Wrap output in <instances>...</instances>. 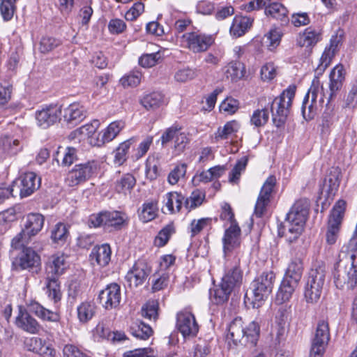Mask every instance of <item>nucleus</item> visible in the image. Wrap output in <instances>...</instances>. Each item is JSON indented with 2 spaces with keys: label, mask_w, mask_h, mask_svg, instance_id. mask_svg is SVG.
Segmentation results:
<instances>
[{
  "label": "nucleus",
  "mask_w": 357,
  "mask_h": 357,
  "mask_svg": "<svg viewBox=\"0 0 357 357\" xmlns=\"http://www.w3.org/2000/svg\"><path fill=\"white\" fill-rule=\"evenodd\" d=\"M260 328L255 321H252L248 326H244V322L241 317L234 318L228 326L226 336L229 344L232 342L238 346H255L259 336Z\"/></svg>",
  "instance_id": "obj_1"
},
{
  "label": "nucleus",
  "mask_w": 357,
  "mask_h": 357,
  "mask_svg": "<svg viewBox=\"0 0 357 357\" xmlns=\"http://www.w3.org/2000/svg\"><path fill=\"white\" fill-rule=\"evenodd\" d=\"M310 203L306 199L296 201L287 215L284 227L289 242L297 239L301 234L309 213Z\"/></svg>",
  "instance_id": "obj_2"
},
{
  "label": "nucleus",
  "mask_w": 357,
  "mask_h": 357,
  "mask_svg": "<svg viewBox=\"0 0 357 357\" xmlns=\"http://www.w3.org/2000/svg\"><path fill=\"white\" fill-rule=\"evenodd\" d=\"M296 89L295 86H289L272 102L271 110L273 122L278 128L282 126L286 121L291 107L292 100L295 96Z\"/></svg>",
  "instance_id": "obj_3"
},
{
  "label": "nucleus",
  "mask_w": 357,
  "mask_h": 357,
  "mask_svg": "<svg viewBox=\"0 0 357 357\" xmlns=\"http://www.w3.org/2000/svg\"><path fill=\"white\" fill-rule=\"evenodd\" d=\"M326 270L323 266L312 268L309 273L304 296L308 303H317L320 299L325 281Z\"/></svg>",
  "instance_id": "obj_4"
},
{
  "label": "nucleus",
  "mask_w": 357,
  "mask_h": 357,
  "mask_svg": "<svg viewBox=\"0 0 357 357\" xmlns=\"http://www.w3.org/2000/svg\"><path fill=\"white\" fill-rule=\"evenodd\" d=\"M345 209L346 202L342 199L338 200L332 208L326 233V241L328 245L335 244L338 238Z\"/></svg>",
  "instance_id": "obj_5"
},
{
  "label": "nucleus",
  "mask_w": 357,
  "mask_h": 357,
  "mask_svg": "<svg viewBox=\"0 0 357 357\" xmlns=\"http://www.w3.org/2000/svg\"><path fill=\"white\" fill-rule=\"evenodd\" d=\"M125 222L123 214L119 211H102L92 214L89 219L90 227H103L109 231L120 229Z\"/></svg>",
  "instance_id": "obj_6"
},
{
  "label": "nucleus",
  "mask_w": 357,
  "mask_h": 357,
  "mask_svg": "<svg viewBox=\"0 0 357 357\" xmlns=\"http://www.w3.org/2000/svg\"><path fill=\"white\" fill-rule=\"evenodd\" d=\"M275 279V274L270 271L263 273L252 282L253 307H259L261 303L268 297L272 291Z\"/></svg>",
  "instance_id": "obj_7"
},
{
  "label": "nucleus",
  "mask_w": 357,
  "mask_h": 357,
  "mask_svg": "<svg viewBox=\"0 0 357 357\" xmlns=\"http://www.w3.org/2000/svg\"><path fill=\"white\" fill-rule=\"evenodd\" d=\"M333 280L338 289H354L357 284V267L350 263L343 265L340 261L333 273Z\"/></svg>",
  "instance_id": "obj_8"
},
{
  "label": "nucleus",
  "mask_w": 357,
  "mask_h": 357,
  "mask_svg": "<svg viewBox=\"0 0 357 357\" xmlns=\"http://www.w3.org/2000/svg\"><path fill=\"white\" fill-rule=\"evenodd\" d=\"M330 340V329L326 320L317 323L314 336L312 340L309 357H322Z\"/></svg>",
  "instance_id": "obj_9"
},
{
  "label": "nucleus",
  "mask_w": 357,
  "mask_h": 357,
  "mask_svg": "<svg viewBox=\"0 0 357 357\" xmlns=\"http://www.w3.org/2000/svg\"><path fill=\"white\" fill-rule=\"evenodd\" d=\"M212 35H207L199 32H188L183 35L182 44L193 53L206 52L214 43Z\"/></svg>",
  "instance_id": "obj_10"
},
{
  "label": "nucleus",
  "mask_w": 357,
  "mask_h": 357,
  "mask_svg": "<svg viewBox=\"0 0 357 357\" xmlns=\"http://www.w3.org/2000/svg\"><path fill=\"white\" fill-rule=\"evenodd\" d=\"M61 106L50 104L43 106L35 113L37 125L44 129L48 128L61 120Z\"/></svg>",
  "instance_id": "obj_11"
},
{
  "label": "nucleus",
  "mask_w": 357,
  "mask_h": 357,
  "mask_svg": "<svg viewBox=\"0 0 357 357\" xmlns=\"http://www.w3.org/2000/svg\"><path fill=\"white\" fill-rule=\"evenodd\" d=\"M40 186V178L34 172H27L20 176L13 182V191L19 192L20 196L26 197L33 193Z\"/></svg>",
  "instance_id": "obj_12"
},
{
  "label": "nucleus",
  "mask_w": 357,
  "mask_h": 357,
  "mask_svg": "<svg viewBox=\"0 0 357 357\" xmlns=\"http://www.w3.org/2000/svg\"><path fill=\"white\" fill-rule=\"evenodd\" d=\"M342 35L335 34L332 36L330 43L327 45L319 59V63L315 69V74L317 76L321 75L325 70L329 66L335 54L339 51L340 46L342 44Z\"/></svg>",
  "instance_id": "obj_13"
},
{
  "label": "nucleus",
  "mask_w": 357,
  "mask_h": 357,
  "mask_svg": "<svg viewBox=\"0 0 357 357\" xmlns=\"http://www.w3.org/2000/svg\"><path fill=\"white\" fill-rule=\"evenodd\" d=\"M160 139L162 146L174 140V149L176 154L183 152L190 142L188 135L181 132V128L178 126H172L167 128L162 133Z\"/></svg>",
  "instance_id": "obj_14"
},
{
  "label": "nucleus",
  "mask_w": 357,
  "mask_h": 357,
  "mask_svg": "<svg viewBox=\"0 0 357 357\" xmlns=\"http://www.w3.org/2000/svg\"><path fill=\"white\" fill-rule=\"evenodd\" d=\"M176 327L183 337H195L199 331V325L195 315L188 310L177 313Z\"/></svg>",
  "instance_id": "obj_15"
},
{
  "label": "nucleus",
  "mask_w": 357,
  "mask_h": 357,
  "mask_svg": "<svg viewBox=\"0 0 357 357\" xmlns=\"http://www.w3.org/2000/svg\"><path fill=\"white\" fill-rule=\"evenodd\" d=\"M151 267L144 259L137 260L130 270L126 278L130 287H137L142 285L151 273Z\"/></svg>",
  "instance_id": "obj_16"
},
{
  "label": "nucleus",
  "mask_w": 357,
  "mask_h": 357,
  "mask_svg": "<svg viewBox=\"0 0 357 357\" xmlns=\"http://www.w3.org/2000/svg\"><path fill=\"white\" fill-rule=\"evenodd\" d=\"M98 298L100 304L105 310L117 307L121 299L120 286L116 283L107 285L100 292Z\"/></svg>",
  "instance_id": "obj_17"
},
{
  "label": "nucleus",
  "mask_w": 357,
  "mask_h": 357,
  "mask_svg": "<svg viewBox=\"0 0 357 357\" xmlns=\"http://www.w3.org/2000/svg\"><path fill=\"white\" fill-rule=\"evenodd\" d=\"M319 86L320 82L319 77L316 76L312 80V85L303 99L301 107L303 116L306 121L314 118L315 113L314 109V103L316 102L318 93L319 91Z\"/></svg>",
  "instance_id": "obj_18"
},
{
  "label": "nucleus",
  "mask_w": 357,
  "mask_h": 357,
  "mask_svg": "<svg viewBox=\"0 0 357 357\" xmlns=\"http://www.w3.org/2000/svg\"><path fill=\"white\" fill-rule=\"evenodd\" d=\"M93 174V167L90 162L79 164L68 172L66 183L70 187L76 186L89 179Z\"/></svg>",
  "instance_id": "obj_19"
},
{
  "label": "nucleus",
  "mask_w": 357,
  "mask_h": 357,
  "mask_svg": "<svg viewBox=\"0 0 357 357\" xmlns=\"http://www.w3.org/2000/svg\"><path fill=\"white\" fill-rule=\"evenodd\" d=\"M222 243L223 251L226 257L240 246L241 229L236 222H232L225 230Z\"/></svg>",
  "instance_id": "obj_20"
},
{
  "label": "nucleus",
  "mask_w": 357,
  "mask_h": 357,
  "mask_svg": "<svg viewBox=\"0 0 357 357\" xmlns=\"http://www.w3.org/2000/svg\"><path fill=\"white\" fill-rule=\"evenodd\" d=\"M40 264V257L30 248L22 250L20 256L13 261L16 270L29 269L36 267Z\"/></svg>",
  "instance_id": "obj_21"
},
{
  "label": "nucleus",
  "mask_w": 357,
  "mask_h": 357,
  "mask_svg": "<svg viewBox=\"0 0 357 357\" xmlns=\"http://www.w3.org/2000/svg\"><path fill=\"white\" fill-rule=\"evenodd\" d=\"M125 127V123L123 121H115L112 122L106 129L100 132L95 142L91 141V144L97 146H101L107 142L113 140L121 130Z\"/></svg>",
  "instance_id": "obj_22"
},
{
  "label": "nucleus",
  "mask_w": 357,
  "mask_h": 357,
  "mask_svg": "<svg viewBox=\"0 0 357 357\" xmlns=\"http://www.w3.org/2000/svg\"><path fill=\"white\" fill-rule=\"evenodd\" d=\"M15 324L20 328L31 334L38 333L40 329V326L37 320L32 317L22 307L19 308V313L16 317Z\"/></svg>",
  "instance_id": "obj_23"
},
{
  "label": "nucleus",
  "mask_w": 357,
  "mask_h": 357,
  "mask_svg": "<svg viewBox=\"0 0 357 357\" xmlns=\"http://www.w3.org/2000/svg\"><path fill=\"white\" fill-rule=\"evenodd\" d=\"M63 116L67 124L75 126L85 118V110L79 103L73 102L63 109Z\"/></svg>",
  "instance_id": "obj_24"
},
{
  "label": "nucleus",
  "mask_w": 357,
  "mask_h": 357,
  "mask_svg": "<svg viewBox=\"0 0 357 357\" xmlns=\"http://www.w3.org/2000/svg\"><path fill=\"white\" fill-rule=\"evenodd\" d=\"M303 272V259L301 255H296L291 259L284 278L293 282V284H298L301 279Z\"/></svg>",
  "instance_id": "obj_25"
},
{
  "label": "nucleus",
  "mask_w": 357,
  "mask_h": 357,
  "mask_svg": "<svg viewBox=\"0 0 357 357\" xmlns=\"http://www.w3.org/2000/svg\"><path fill=\"white\" fill-rule=\"evenodd\" d=\"M44 217L39 213H29L25 218L22 230L31 237L36 235L43 228Z\"/></svg>",
  "instance_id": "obj_26"
},
{
  "label": "nucleus",
  "mask_w": 357,
  "mask_h": 357,
  "mask_svg": "<svg viewBox=\"0 0 357 357\" xmlns=\"http://www.w3.org/2000/svg\"><path fill=\"white\" fill-rule=\"evenodd\" d=\"M265 14L268 17L279 20L282 24H286L289 22L287 16V9L280 3L273 2L271 1L264 6Z\"/></svg>",
  "instance_id": "obj_27"
},
{
  "label": "nucleus",
  "mask_w": 357,
  "mask_h": 357,
  "mask_svg": "<svg viewBox=\"0 0 357 357\" xmlns=\"http://www.w3.org/2000/svg\"><path fill=\"white\" fill-rule=\"evenodd\" d=\"M27 306L30 312L44 321L56 322L59 321L60 319L59 315L56 312L45 308L35 301H30V303L27 304Z\"/></svg>",
  "instance_id": "obj_28"
},
{
  "label": "nucleus",
  "mask_w": 357,
  "mask_h": 357,
  "mask_svg": "<svg viewBox=\"0 0 357 357\" xmlns=\"http://www.w3.org/2000/svg\"><path fill=\"white\" fill-rule=\"evenodd\" d=\"M252 22L253 19L250 17L236 15L230 27V33L234 37H241L250 29Z\"/></svg>",
  "instance_id": "obj_29"
},
{
  "label": "nucleus",
  "mask_w": 357,
  "mask_h": 357,
  "mask_svg": "<svg viewBox=\"0 0 357 357\" xmlns=\"http://www.w3.org/2000/svg\"><path fill=\"white\" fill-rule=\"evenodd\" d=\"M67 268L64 255H55L49 258L47 264V271L52 276L57 277L62 275Z\"/></svg>",
  "instance_id": "obj_30"
},
{
  "label": "nucleus",
  "mask_w": 357,
  "mask_h": 357,
  "mask_svg": "<svg viewBox=\"0 0 357 357\" xmlns=\"http://www.w3.org/2000/svg\"><path fill=\"white\" fill-rule=\"evenodd\" d=\"M344 66L341 64L337 65L330 73V95L328 102L332 99L333 95L342 85L344 79Z\"/></svg>",
  "instance_id": "obj_31"
},
{
  "label": "nucleus",
  "mask_w": 357,
  "mask_h": 357,
  "mask_svg": "<svg viewBox=\"0 0 357 357\" xmlns=\"http://www.w3.org/2000/svg\"><path fill=\"white\" fill-rule=\"evenodd\" d=\"M243 280V273L238 266H235L229 270L222 278L223 282L227 287H231V289L235 291L239 288Z\"/></svg>",
  "instance_id": "obj_32"
},
{
  "label": "nucleus",
  "mask_w": 357,
  "mask_h": 357,
  "mask_svg": "<svg viewBox=\"0 0 357 357\" xmlns=\"http://www.w3.org/2000/svg\"><path fill=\"white\" fill-rule=\"evenodd\" d=\"M97 306L93 301H84L77 307V318L79 322L86 324L95 316Z\"/></svg>",
  "instance_id": "obj_33"
},
{
  "label": "nucleus",
  "mask_w": 357,
  "mask_h": 357,
  "mask_svg": "<svg viewBox=\"0 0 357 357\" xmlns=\"http://www.w3.org/2000/svg\"><path fill=\"white\" fill-rule=\"evenodd\" d=\"M341 172L339 168L333 167L324 181L323 188L329 195L335 194L337 190L340 180Z\"/></svg>",
  "instance_id": "obj_34"
},
{
  "label": "nucleus",
  "mask_w": 357,
  "mask_h": 357,
  "mask_svg": "<svg viewBox=\"0 0 357 357\" xmlns=\"http://www.w3.org/2000/svg\"><path fill=\"white\" fill-rule=\"evenodd\" d=\"M165 206L171 213L180 212L183 204L185 206V197L181 193L171 192L166 194Z\"/></svg>",
  "instance_id": "obj_35"
},
{
  "label": "nucleus",
  "mask_w": 357,
  "mask_h": 357,
  "mask_svg": "<svg viewBox=\"0 0 357 357\" xmlns=\"http://www.w3.org/2000/svg\"><path fill=\"white\" fill-rule=\"evenodd\" d=\"M297 285L298 284H293V282L283 278L276 294V302L279 304H282L288 301L291 297Z\"/></svg>",
  "instance_id": "obj_36"
},
{
  "label": "nucleus",
  "mask_w": 357,
  "mask_h": 357,
  "mask_svg": "<svg viewBox=\"0 0 357 357\" xmlns=\"http://www.w3.org/2000/svg\"><path fill=\"white\" fill-rule=\"evenodd\" d=\"M112 250L109 244H102L95 247L91 255L96 259V262L101 266H107L111 260Z\"/></svg>",
  "instance_id": "obj_37"
},
{
  "label": "nucleus",
  "mask_w": 357,
  "mask_h": 357,
  "mask_svg": "<svg viewBox=\"0 0 357 357\" xmlns=\"http://www.w3.org/2000/svg\"><path fill=\"white\" fill-rule=\"evenodd\" d=\"M320 40V33L315 30L307 28L297 38L298 45L301 47L314 46Z\"/></svg>",
  "instance_id": "obj_38"
},
{
  "label": "nucleus",
  "mask_w": 357,
  "mask_h": 357,
  "mask_svg": "<svg viewBox=\"0 0 357 357\" xmlns=\"http://www.w3.org/2000/svg\"><path fill=\"white\" fill-rule=\"evenodd\" d=\"M232 291L231 287H227L221 282L218 287L210 291V298L213 303L217 305L222 304L228 301Z\"/></svg>",
  "instance_id": "obj_39"
},
{
  "label": "nucleus",
  "mask_w": 357,
  "mask_h": 357,
  "mask_svg": "<svg viewBox=\"0 0 357 357\" xmlns=\"http://www.w3.org/2000/svg\"><path fill=\"white\" fill-rule=\"evenodd\" d=\"M163 95L158 92H153L144 96L140 102L147 110H155L159 108L163 103Z\"/></svg>",
  "instance_id": "obj_40"
},
{
  "label": "nucleus",
  "mask_w": 357,
  "mask_h": 357,
  "mask_svg": "<svg viewBox=\"0 0 357 357\" xmlns=\"http://www.w3.org/2000/svg\"><path fill=\"white\" fill-rule=\"evenodd\" d=\"M47 294L50 299L54 303H57L61 298L60 284L54 276H48L46 281Z\"/></svg>",
  "instance_id": "obj_41"
},
{
  "label": "nucleus",
  "mask_w": 357,
  "mask_h": 357,
  "mask_svg": "<svg viewBox=\"0 0 357 357\" xmlns=\"http://www.w3.org/2000/svg\"><path fill=\"white\" fill-rule=\"evenodd\" d=\"M136 139L132 137L121 143L114 151V162L117 165H121L127 159V153L130 146L135 142Z\"/></svg>",
  "instance_id": "obj_42"
},
{
  "label": "nucleus",
  "mask_w": 357,
  "mask_h": 357,
  "mask_svg": "<svg viewBox=\"0 0 357 357\" xmlns=\"http://www.w3.org/2000/svg\"><path fill=\"white\" fill-rule=\"evenodd\" d=\"M61 159V165L63 166H69L77 160V151L73 147L61 148L59 147L56 153V160L59 161Z\"/></svg>",
  "instance_id": "obj_43"
},
{
  "label": "nucleus",
  "mask_w": 357,
  "mask_h": 357,
  "mask_svg": "<svg viewBox=\"0 0 357 357\" xmlns=\"http://www.w3.org/2000/svg\"><path fill=\"white\" fill-rule=\"evenodd\" d=\"M238 129L239 125L237 121H229L223 127H220L218 129L215 139L216 141L227 139L233 134L236 133Z\"/></svg>",
  "instance_id": "obj_44"
},
{
  "label": "nucleus",
  "mask_w": 357,
  "mask_h": 357,
  "mask_svg": "<svg viewBox=\"0 0 357 357\" xmlns=\"http://www.w3.org/2000/svg\"><path fill=\"white\" fill-rule=\"evenodd\" d=\"M135 183V177L132 174H126L116 181L115 189L119 193L126 194L127 192H130Z\"/></svg>",
  "instance_id": "obj_45"
},
{
  "label": "nucleus",
  "mask_w": 357,
  "mask_h": 357,
  "mask_svg": "<svg viewBox=\"0 0 357 357\" xmlns=\"http://www.w3.org/2000/svg\"><path fill=\"white\" fill-rule=\"evenodd\" d=\"M157 204L154 202L144 203L139 212V218L144 222L153 220L157 215Z\"/></svg>",
  "instance_id": "obj_46"
},
{
  "label": "nucleus",
  "mask_w": 357,
  "mask_h": 357,
  "mask_svg": "<svg viewBox=\"0 0 357 357\" xmlns=\"http://www.w3.org/2000/svg\"><path fill=\"white\" fill-rule=\"evenodd\" d=\"M205 198V193L200 190H195L190 196L185 200V208L188 211L199 206Z\"/></svg>",
  "instance_id": "obj_47"
},
{
  "label": "nucleus",
  "mask_w": 357,
  "mask_h": 357,
  "mask_svg": "<svg viewBox=\"0 0 357 357\" xmlns=\"http://www.w3.org/2000/svg\"><path fill=\"white\" fill-rule=\"evenodd\" d=\"M131 333L133 336L138 339L146 340L153 333L152 328L143 322L136 323L131 327Z\"/></svg>",
  "instance_id": "obj_48"
},
{
  "label": "nucleus",
  "mask_w": 357,
  "mask_h": 357,
  "mask_svg": "<svg viewBox=\"0 0 357 357\" xmlns=\"http://www.w3.org/2000/svg\"><path fill=\"white\" fill-rule=\"evenodd\" d=\"M174 233V227L172 223L166 225L162 229L155 238L154 244L158 247H163L168 242L171 235Z\"/></svg>",
  "instance_id": "obj_49"
},
{
  "label": "nucleus",
  "mask_w": 357,
  "mask_h": 357,
  "mask_svg": "<svg viewBox=\"0 0 357 357\" xmlns=\"http://www.w3.org/2000/svg\"><path fill=\"white\" fill-rule=\"evenodd\" d=\"M61 44V40L57 38L50 36H44L40 41L38 49L41 53L47 54L59 47Z\"/></svg>",
  "instance_id": "obj_50"
},
{
  "label": "nucleus",
  "mask_w": 357,
  "mask_h": 357,
  "mask_svg": "<svg viewBox=\"0 0 357 357\" xmlns=\"http://www.w3.org/2000/svg\"><path fill=\"white\" fill-rule=\"evenodd\" d=\"M243 65L241 63H230L226 68L225 76L233 81H236L243 77Z\"/></svg>",
  "instance_id": "obj_51"
},
{
  "label": "nucleus",
  "mask_w": 357,
  "mask_h": 357,
  "mask_svg": "<svg viewBox=\"0 0 357 357\" xmlns=\"http://www.w3.org/2000/svg\"><path fill=\"white\" fill-rule=\"evenodd\" d=\"M68 236V231L63 223H58L52 231L51 238L54 243L63 244Z\"/></svg>",
  "instance_id": "obj_52"
},
{
  "label": "nucleus",
  "mask_w": 357,
  "mask_h": 357,
  "mask_svg": "<svg viewBox=\"0 0 357 357\" xmlns=\"http://www.w3.org/2000/svg\"><path fill=\"white\" fill-rule=\"evenodd\" d=\"M281 32L279 29H271L265 36L264 40L270 50H274L280 42Z\"/></svg>",
  "instance_id": "obj_53"
},
{
  "label": "nucleus",
  "mask_w": 357,
  "mask_h": 357,
  "mask_svg": "<svg viewBox=\"0 0 357 357\" xmlns=\"http://www.w3.org/2000/svg\"><path fill=\"white\" fill-rule=\"evenodd\" d=\"M187 165L182 163L176 165L169 174L167 180L171 185L176 184L186 174Z\"/></svg>",
  "instance_id": "obj_54"
},
{
  "label": "nucleus",
  "mask_w": 357,
  "mask_h": 357,
  "mask_svg": "<svg viewBox=\"0 0 357 357\" xmlns=\"http://www.w3.org/2000/svg\"><path fill=\"white\" fill-rule=\"evenodd\" d=\"M269 114L266 109L255 110L250 119V123L256 127L264 126L268 121Z\"/></svg>",
  "instance_id": "obj_55"
},
{
  "label": "nucleus",
  "mask_w": 357,
  "mask_h": 357,
  "mask_svg": "<svg viewBox=\"0 0 357 357\" xmlns=\"http://www.w3.org/2000/svg\"><path fill=\"white\" fill-rule=\"evenodd\" d=\"M248 158L247 156L242 157L239 159L234 168L232 169L230 174H229V181L232 183H236L240 178L241 172L245 170L247 164H248Z\"/></svg>",
  "instance_id": "obj_56"
},
{
  "label": "nucleus",
  "mask_w": 357,
  "mask_h": 357,
  "mask_svg": "<svg viewBox=\"0 0 357 357\" xmlns=\"http://www.w3.org/2000/svg\"><path fill=\"white\" fill-rule=\"evenodd\" d=\"M212 219L209 218L193 220L190 224L191 236H195L204 229L211 227Z\"/></svg>",
  "instance_id": "obj_57"
},
{
  "label": "nucleus",
  "mask_w": 357,
  "mask_h": 357,
  "mask_svg": "<svg viewBox=\"0 0 357 357\" xmlns=\"http://www.w3.org/2000/svg\"><path fill=\"white\" fill-rule=\"evenodd\" d=\"M16 9L15 4L10 0H2L0 4L1 15L4 21L10 20Z\"/></svg>",
  "instance_id": "obj_58"
},
{
  "label": "nucleus",
  "mask_w": 357,
  "mask_h": 357,
  "mask_svg": "<svg viewBox=\"0 0 357 357\" xmlns=\"http://www.w3.org/2000/svg\"><path fill=\"white\" fill-rule=\"evenodd\" d=\"M1 143L3 150L10 155L16 154L21 149L19 140L13 137H5Z\"/></svg>",
  "instance_id": "obj_59"
},
{
  "label": "nucleus",
  "mask_w": 357,
  "mask_h": 357,
  "mask_svg": "<svg viewBox=\"0 0 357 357\" xmlns=\"http://www.w3.org/2000/svg\"><path fill=\"white\" fill-rule=\"evenodd\" d=\"M20 207L10 208L0 213V225L7 224L16 220L20 213Z\"/></svg>",
  "instance_id": "obj_60"
},
{
  "label": "nucleus",
  "mask_w": 357,
  "mask_h": 357,
  "mask_svg": "<svg viewBox=\"0 0 357 357\" xmlns=\"http://www.w3.org/2000/svg\"><path fill=\"white\" fill-rule=\"evenodd\" d=\"M158 303L156 301H149L142 307V315L149 319L155 320L158 317Z\"/></svg>",
  "instance_id": "obj_61"
},
{
  "label": "nucleus",
  "mask_w": 357,
  "mask_h": 357,
  "mask_svg": "<svg viewBox=\"0 0 357 357\" xmlns=\"http://www.w3.org/2000/svg\"><path fill=\"white\" fill-rule=\"evenodd\" d=\"M141 78V73L135 71L123 76L120 79V82L123 87L136 86L140 83Z\"/></svg>",
  "instance_id": "obj_62"
},
{
  "label": "nucleus",
  "mask_w": 357,
  "mask_h": 357,
  "mask_svg": "<svg viewBox=\"0 0 357 357\" xmlns=\"http://www.w3.org/2000/svg\"><path fill=\"white\" fill-rule=\"evenodd\" d=\"M160 58L159 52L144 54L139 58V63L144 68H151L158 63Z\"/></svg>",
  "instance_id": "obj_63"
},
{
  "label": "nucleus",
  "mask_w": 357,
  "mask_h": 357,
  "mask_svg": "<svg viewBox=\"0 0 357 357\" xmlns=\"http://www.w3.org/2000/svg\"><path fill=\"white\" fill-rule=\"evenodd\" d=\"M276 184V178L275 176H270L264 182L260 192L259 196L267 198L271 200V193Z\"/></svg>",
  "instance_id": "obj_64"
}]
</instances>
